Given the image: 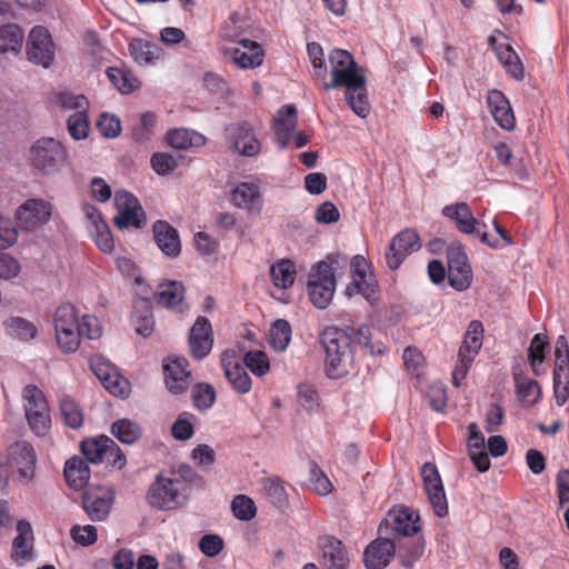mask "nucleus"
Returning <instances> with one entry per match:
<instances>
[{"label": "nucleus", "instance_id": "nucleus-1", "mask_svg": "<svg viewBox=\"0 0 569 569\" xmlns=\"http://www.w3.org/2000/svg\"><path fill=\"white\" fill-rule=\"evenodd\" d=\"M331 80L321 81V89L329 91L343 87L345 98L351 110L360 118H366L370 112V103L367 92V80L362 69L357 64L352 54L343 49H333L329 52Z\"/></svg>", "mask_w": 569, "mask_h": 569}, {"label": "nucleus", "instance_id": "nucleus-2", "mask_svg": "<svg viewBox=\"0 0 569 569\" xmlns=\"http://www.w3.org/2000/svg\"><path fill=\"white\" fill-rule=\"evenodd\" d=\"M326 351L325 369L330 379L348 376L355 368V352L351 335L337 327H328L320 336Z\"/></svg>", "mask_w": 569, "mask_h": 569}, {"label": "nucleus", "instance_id": "nucleus-3", "mask_svg": "<svg viewBox=\"0 0 569 569\" xmlns=\"http://www.w3.org/2000/svg\"><path fill=\"white\" fill-rule=\"evenodd\" d=\"M189 492L190 488L182 476L160 472L149 487L147 501L158 510H176L187 502Z\"/></svg>", "mask_w": 569, "mask_h": 569}, {"label": "nucleus", "instance_id": "nucleus-4", "mask_svg": "<svg viewBox=\"0 0 569 569\" xmlns=\"http://www.w3.org/2000/svg\"><path fill=\"white\" fill-rule=\"evenodd\" d=\"M333 264H338V256H329L328 261L318 262L309 273L308 295L318 309H326L333 298L336 290Z\"/></svg>", "mask_w": 569, "mask_h": 569}, {"label": "nucleus", "instance_id": "nucleus-5", "mask_svg": "<svg viewBox=\"0 0 569 569\" xmlns=\"http://www.w3.org/2000/svg\"><path fill=\"white\" fill-rule=\"evenodd\" d=\"M37 456L36 451L27 441H17L9 446L0 455V477H9L18 472L19 477L29 482L33 478Z\"/></svg>", "mask_w": 569, "mask_h": 569}, {"label": "nucleus", "instance_id": "nucleus-6", "mask_svg": "<svg viewBox=\"0 0 569 569\" xmlns=\"http://www.w3.org/2000/svg\"><path fill=\"white\" fill-rule=\"evenodd\" d=\"M21 398L31 431L37 436H46L51 428V416L43 391L36 385L30 383L22 389Z\"/></svg>", "mask_w": 569, "mask_h": 569}, {"label": "nucleus", "instance_id": "nucleus-7", "mask_svg": "<svg viewBox=\"0 0 569 569\" xmlns=\"http://www.w3.org/2000/svg\"><path fill=\"white\" fill-rule=\"evenodd\" d=\"M483 325L479 320H472L468 325L462 343L458 351V360L452 371V383L460 387L467 377L475 358L479 353L483 342Z\"/></svg>", "mask_w": 569, "mask_h": 569}, {"label": "nucleus", "instance_id": "nucleus-8", "mask_svg": "<svg viewBox=\"0 0 569 569\" xmlns=\"http://www.w3.org/2000/svg\"><path fill=\"white\" fill-rule=\"evenodd\" d=\"M68 153L54 138H40L30 148L29 161L38 171L51 174L66 163Z\"/></svg>", "mask_w": 569, "mask_h": 569}, {"label": "nucleus", "instance_id": "nucleus-9", "mask_svg": "<svg viewBox=\"0 0 569 569\" xmlns=\"http://www.w3.org/2000/svg\"><path fill=\"white\" fill-rule=\"evenodd\" d=\"M420 530L419 512L406 506H396L390 509L385 521L379 526L380 535H390L392 538L412 537Z\"/></svg>", "mask_w": 569, "mask_h": 569}, {"label": "nucleus", "instance_id": "nucleus-10", "mask_svg": "<svg viewBox=\"0 0 569 569\" xmlns=\"http://www.w3.org/2000/svg\"><path fill=\"white\" fill-rule=\"evenodd\" d=\"M447 262L449 284L457 291L467 290L472 282V270L465 247L459 241L448 246Z\"/></svg>", "mask_w": 569, "mask_h": 569}, {"label": "nucleus", "instance_id": "nucleus-11", "mask_svg": "<svg viewBox=\"0 0 569 569\" xmlns=\"http://www.w3.org/2000/svg\"><path fill=\"white\" fill-rule=\"evenodd\" d=\"M114 206L118 214L114 216L113 223L119 229L142 228L146 224L144 211L139 200L129 191H116Z\"/></svg>", "mask_w": 569, "mask_h": 569}, {"label": "nucleus", "instance_id": "nucleus-12", "mask_svg": "<svg viewBox=\"0 0 569 569\" xmlns=\"http://www.w3.org/2000/svg\"><path fill=\"white\" fill-rule=\"evenodd\" d=\"M90 367L94 376L111 395L126 398L131 390L129 380L109 360L96 356L90 359Z\"/></svg>", "mask_w": 569, "mask_h": 569}, {"label": "nucleus", "instance_id": "nucleus-13", "mask_svg": "<svg viewBox=\"0 0 569 569\" xmlns=\"http://www.w3.org/2000/svg\"><path fill=\"white\" fill-rule=\"evenodd\" d=\"M350 268L352 282L347 290L356 289L357 293L371 303L378 300L379 283L371 270L370 262L363 256L357 254L350 261Z\"/></svg>", "mask_w": 569, "mask_h": 569}, {"label": "nucleus", "instance_id": "nucleus-14", "mask_svg": "<svg viewBox=\"0 0 569 569\" xmlns=\"http://www.w3.org/2000/svg\"><path fill=\"white\" fill-rule=\"evenodd\" d=\"M425 491L433 513L443 518L448 515V501L445 487L436 465L426 462L421 468Z\"/></svg>", "mask_w": 569, "mask_h": 569}, {"label": "nucleus", "instance_id": "nucleus-15", "mask_svg": "<svg viewBox=\"0 0 569 569\" xmlns=\"http://www.w3.org/2000/svg\"><path fill=\"white\" fill-rule=\"evenodd\" d=\"M114 501V491L110 487L89 488L82 495V508L92 521L108 518Z\"/></svg>", "mask_w": 569, "mask_h": 569}, {"label": "nucleus", "instance_id": "nucleus-16", "mask_svg": "<svg viewBox=\"0 0 569 569\" xmlns=\"http://www.w3.org/2000/svg\"><path fill=\"white\" fill-rule=\"evenodd\" d=\"M29 61L48 68L54 59V44L49 31L42 26L31 29L27 41Z\"/></svg>", "mask_w": 569, "mask_h": 569}, {"label": "nucleus", "instance_id": "nucleus-17", "mask_svg": "<svg viewBox=\"0 0 569 569\" xmlns=\"http://www.w3.org/2000/svg\"><path fill=\"white\" fill-rule=\"evenodd\" d=\"M52 216V206L43 199H27L19 206L16 218L22 229L33 231L46 224Z\"/></svg>", "mask_w": 569, "mask_h": 569}, {"label": "nucleus", "instance_id": "nucleus-18", "mask_svg": "<svg viewBox=\"0 0 569 569\" xmlns=\"http://www.w3.org/2000/svg\"><path fill=\"white\" fill-rule=\"evenodd\" d=\"M420 247V239L415 230L405 229L400 231L392 238L386 251L387 266L391 270L398 269L407 256L418 251Z\"/></svg>", "mask_w": 569, "mask_h": 569}, {"label": "nucleus", "instance_id": "nucleus-19", "mask_svg": "<svg viewBox=\"0 0 569 569\" xmlns=\"http://www.w3.org/2000/svg\"><path fill=\"white\" fill-rule=\"evenodd\" d=\"M220 361L224 376L232 388L238 393H249L252 388V381L246 368L239 362L236 351L224 350L221 353Z\"/></svg>", "mask_w": 569, "mask_h": 569}, {"label": "nucleus", "instance_id": "nucleus-20", "mask_svg": "<svg viewBox=\"0 0 569 569\" xmlns=\"http://www.w3.org/2000/svg\"><path fill=\"white\" fill-rule=\"evenodd\" d=\"M186 358H173L163 365L164 382L173 395L186 392L191 385V371Z\"/></svg>", "mask_w": 569, "mask_h": 569}, {"label": "nucleus", "instance_id": "nucleus-21", "mask_svg": "<svg viewBox=\"0 0 569 569\" xmlns=\"http://www.w3.org/2000/svg\"><path fill=\"white\" fill-rule=\"evenodd\" d=\"M213 335L210 321L206 317H198L189 335L191 356L197 360L206 358L212 349Z\"/></svg>", "mask_w": 569, "mask_h": 569}, {"label": "nucleus", "instance_id": "nucleus-22", "mask_svg": "<svg viewBox=\"0 0 569 569\" xmlns=\"http://www.w3.org/2000/svg\"><path fill=\"white\" fill-rule=\"evenodd\" d=\"M231 202L249 214H260L263 207V198L258 184L253 182H240L231 193Z\"/></svg>", "mask_w": 569, "mask_h": 569}, {"label": "nucleus", "instance_id": "nucleus-23", "mask_svg": "<svg viewBox=\"0 0 569 569\" xmlns=\"http://www.w3.org/2000/svg\"><path fill=\"white\" fill-rule=\"evenodd\" d=\"M397 551L391 538H377L363 552V562L368 569H382L389 565Z\"/></svg>", "mask_w": 569, "mask_h": 569}, {"label": "nucleus", "instance_id": "nucleus-24", "mask_svg": "<svg viewBox=\"0 0 569 569\" xmlns=\"http://www.w3.org/2000/svg\"><path fill=\"white\" fill-rule=\"evenodd\" d=\"M226 54L242 69L259 67L264 56L261 46L249 39L240 40L239 46L227 49Z\"/></svg>", "mask_w": 569, "mask_h": 569}, {"label": "nucleus", "instance_id": "nucleus-25", "mask_svg": "<svg viewBox=\"0 0 569 569\" xmlns=\"http://www.w3.org/2000/svg\"><path fill=\"white\" fill-rule=\"evenodd\" d=\"M227 132L240 154L254 157L260 152L261 144L247 123H232L227 128Z\"/></svg>", "mask_w": 569, "mask_h": 569}, {"label": "nucleus", "instance_id": "nucleus-26", "mask_svg": "<svg viewBox=\"0 0 569 569\" xmlns=\"http://www.w3.org/2000/svg\"><path fill=\"white\" fill-rule=\"evenodd\" d=\"M298 124V111L295 106L287 104L281 107L273 120V131L276 142L281 149H286L290 141L291 134Z\"/></svg>", "mask_w": 569, "mask_h": 569}, {"label": "nucleus", "instance_id": "nucleus-27", "mask_svg": "<svg viewBox=\"0 0 569 569\" xmlns=\"http://www.w3.org/2000/svg\"><path fill=\"white\" fill-rule=\"evenodd\" d=\"M487 103L495 121L505 130L511 131L516 127V118L509 100L499 90H491Z\"/></svg>", "mask_w": 569, "mask_h": 569}, {"label": "nucleus", "instance_id": "nucleus-28", "mask_svg": "<svg viewBox=\"0 0 569 569\" xmlns=\"http://www.w3.org/2000/svg\"><path fill=\"white\" fill-rule=\"evenodd\" d=\"M319 547L327 569L348 568L349 556L342 541L332 536H323L319 538Z\"/></svg>", "mask_w": 569, "mask_h": 569}, {"label": "nucleus", "instance_id": "nucleus-29", "mask_svg": "<svg viewBox=\"0 0 569 569\" xmlns=\"http://www.w3.org/2000/svg\"><path fill=\"white\" fill-rule=\"evenodd\" d=\"M442 214L452 220L456 228L465 234H475L481 224L472 214L471 209L466 202L448 204L442 209Z\"/></svg>", "mask_w": 569, "mask_h": 569}, {"label": "nucleus", "instance_id": "nucleus-30", "mask_svg": "<svg viewBox=\"0 0 569 569\" xmlns=\"http://www.w3.org/2000/svg\"><path fill=\"white\" fill-rule=\"evenodd\" d=\"M153 238L158 248L168 257H177L181 251V243L177 230L167 221L158 220L152 227Z\"/></svg>", "mask_w": 569, "mask_h": 569}, {"label": "nucleus", "instance_id": "nucleus-31", "mask_svg": "<svg viewBox=\"0 0 569 569\" xmlns=\"http://www.w3.org/2000/svg\"><path fill=\"white\" fill-rule=\"evenodd\" d=\"M63 475L70 488L80 490L89 482L90 468L83 458L73 456L67 460Z\"/></svg>", "mask_w": 569, "mask_h": 569}, {"label": "nucleus", "instance_id": "nucleus-32", "mask_svg": "<svg viewBox=\"0 0 569 569\" xmlns=\"http://www.w3.org/2000/svg\"><path fill=\"white\" fill-rule=\"evenodd\" d=\"M184 287L179 281H167L158 286L156 300L158 305L166 308H176L182 312L184 310Z\"/></svg>", "mask_w": 569, "mask_h": 569}, {"label": "nucleus", "instance_id": "nucleus-33", "mask_svg": "<svg viewBox=\"0 0 569 569\" xmlns=\"http://www.w3.org/2000/svg\"><path fill=\"white\" fill-rule=\"evenodd\" d=\"M495 52L500 63L513 79L518 81L523 80L525 70L522 62L510 44L500 43L499 47H495Z\"/></svg>", "mask_w": 569, "mask_h": 569}, {"label": "nucleus", "instance_id": "nucleus-34", "mask_svg": "<svg viewBox=\"0 0 569 569\" xmlns=\"http://www.w3.org/2000/svg\"><path fill=\"white\" fill-rule=\"evenodd\" d=\"M18 536L13 539L12 550L13 553L22 560L32 559V541L33 531L30 522L27 520H19L17 523Z\"/></svg>", "mask_w": 569, "mask_h": 569}, {"label": "nucleus", "instance_id": "nucleus-35", "mask_svg": "<svg viewBox=\"0 0 569 569\" xmlns=\"http://www.w3.org/2000/svg\"><path fill=\"white\" fill-rule=\"evenodd\" d=\"M166 140L172 148L184 150L204 144L206 138L196 131L180 128L169 131Z\"/></svg>", "mask_w": 569, "mask_h": 569}, {"label": "nucleus", "instance_id": "nucleus-36", "mask_svg": "<svg viewBox=\"0 0 569 569\" xmlns=\"http://www.w3.org/2000/svg\"><path fill=\"white\" fill-rule=\"evenodd\" d=\"M129 50L133 60L141 66L153 63L161 52L157 44L143 39H133L129 43Z\"/></svg>", "mask_w": 569, "mask_h": 569}, {"label": "nucleus", "instance_id": "nucleus-37", "mask_svg": "<svg viewBox=\"0 0 569 569\" xmlns=\"http://www.w3.org/2000/svg\"><path fill=\"white\" fill-rule=\"evenodd\" d=\"M549 350V340L542 333H536L528 348V361L536 376L541 373L540 367L545 362L546 352Z\"/></svg>", "mask_w": 569, "mask_h": 569}, {"label": "nucleus", "instance_id": "nucleus-38", "mask_svg": "<svg viewBox=\"0 0 569 569\" xmlns=\"http://www.w3.org/2000/svg\"><path fill=\"white\" fill-rule=\"evenodd\" d=\"M23 42V31L16 23L0 27V53L20 51Z\"/></svg>", "mask_w": 569, "mask_h": 569}, {"label": "nucleus", "instance_id": "nucleus-39", "mask_svg": "<svg viewBox=\"0 0 569 569\" xmlns=\"http://www.w3.org/2000/svg\"><path fill=\"white\" fill-rule=\"evenodd\" d=\"M132 320L137 333L142 337H149L154 328L152 310L147 300H141L134 306Z\"/></svg>", "mask_w": 569, "mask_h": 569}, {"label": "nucleus", "instance_id": "nucleus-40", "mask_svg": "<svg viewBox=\"0 0 569 569\" xmlns=\"http://www.w3.org/2000/svg\"><path fill=\"white\" fill-rule=\"evenodd\" d=\"M270 277L277 288L287 289L296 279V266L288 259L273 263L270 268Z\"/></svg>", "mask_w": 569, "mask_h": 569}, {"label": "nucleus", "instance_id": "nucleus-41", "mask_svg": "<svg viewBox=\"0 0 569 569\" xmlns=\"http://www.w3.org/2000/svg\"><path fill=\"white\" fill-rule=\"evenodd\" d=\"M516 383V392L523 406H532L537 403L541 396V389L536 380H525L519 373H513Z\"/></svg>", "mask_w": 569, "mask_h": 569}, {"label": "nucleus", "instance_id": "nucleus-42", "mask_svg": "<svg viewBox=\"0 0 569 569\" xmlns=\"http://www.w3.org/2000/svg\"><path fill=\"white\" fill-rule=\"evenodd\" d=\"M291 326L287 320H276L269 331L270 347L276 351H284L291 341Z\"/></svg>", "mask_w": 569, "mask_h": 569}, {"label": "nucleus", "instance_id": "nucleus-43", "mask_svg": "<svg viewBox=\"0 0 569 569\" xmlns=\"http://www.w3.org/2000/svg\"><path fill=\"white\" fill-rule=\"evenodd\" d=\"M111 433L122 443L132 445L141 437V428L132 420L119 419L112 423Z\"/></svg>", "mask_w": 569, "mask_h": 569}, {"label": "nucleus", "instance_id": "nucleus-44", "mask_svg": "<svg viewBox=\"0 0 569 569\" xmlns=\"http://www.w3.org/2000/svg\"><path fill=\"white\" fill-rule=\"evenodd\" d=\"M351 342L355 340L358 345L367 348L372 356H381L387 351L386 346L382 342H371V330L367 325H362L358 328H351Z\"/></svg>", "mask_w": 569, "mask_h": 569}, {"label": "nucleus", "instance_id": "nucleus-45", "mask_svg": "<svg viewBox=\"0 0 569 569\" xmlns=\"http://www.w3.org/2000/svg\"><path fill=\"white\" fill-rule=\"evenodd\" d=\"M6 328L10 336L22 341H29L36 338L38 330L31 322L20 317H14L6 321Z\"/></svg>", "mask_w": 569, "mask_h": 569}, {"label": "nucleus", "instance_id": "nucleus-46", "mask_svg": "<svg viewBox=\"0 0 569 569\" xmlns=\"http://www.w3.org/2000/svg\"><path fill=\"white\" fill-rule=\"evenodd\" d=\"M60 413L64 423L72 429H79L83 425V412L79 403L70 398L60 401Z\"/></svg>", "mask_w": 569, "mask_h": 569}, {"label": "nucleus", "instance_id": "nucleus-47", "mask_svg": "<svg viewBox=\"0 0 569 569\" xmlns=\"http://www.w3.org/2000/svg\"><path fill=\"white\" fill-rule=\"evenodd\" d=\"M54 330L70 329L79 326L77 309L71 303H62L56 309L53 316Z\"/></svg>", "mask_w": 569, "mask_h": 569}, {"label": "nucleus", "instance_id": "nucleus-48", "mask_svg": "<svg viewBox=\"0 0 569 569\" xmlns=\"http://www.w3.org/2000/svg\"><path fill=\"white\" fill-rule=\"evenodd\" d=\"M243 365L257 377H263L270 370L269 358L261 350L248 351L243 357Z\"/></svg>", "mask_w": 569, "mask_h": 569}, {"label": "nucleus", "instance_id": "nucleus-49", "mask_svg": "<svg viewBox=\"0 0 569 569\" xmlns=\"http://www.w3.org/2000/svg\"><path fill=\"white\" fill-rule=\"evenodd\" d=\"M398 555L405 567H412L425 552V541L419 538L416 541L405 542L397 547Z\"/></svg>", "mask_w": 569, "mask_h": 569}, {"label": "nucleus", "instance_id": "nucleus-50", "mask_svg": "<svg viewBox=\"0 0 569 569\" xmlns=\"http://www.w3.org/2000/svg\"><path fill=\"white\" fill-rule=\"evenodd\" d=\"M110 82L121 92L130 93L138 88V81L128 74L127 71L117 67H109L106 71Z\"/></svg>", "mask_w": 569, "mask_h": 569}, {"label": "nucleus", "instance_id": "nucleus-51", "mask_svg": "<svg viewBox=\"0 0 569 569\" xmlns=\"http://www.w3.org/2000/svg\"><path fill=\"white\" fill-rule=\"evenodd\" d=\"M193 406L199 411L211 408L216 401V390L210 383H197L192 389Z\"/></svg>", "mask_w": 569, "mask_h": 569}, {"label": "nucleus", "instance_id": "nucleus-52", "mask_svg": "<svg viewBox=\"0 0 569 569\" xmlns=\"http://www.w3.org/2000/svg\"><path fill=\"white\" fill-rule=\"evenodd\" d=\"M54 331L57 343L63 352L70 353L78 350L82 337L79 326L70 329H58Z\"/></svg>", "mask_w": 569, "mask_h": 569}, {"label": "nucleus", "instance_id": "nucleus-53", "mask_svg": "<svg viewBox=\"0 0 569 569\" xmlns=\"http://www.w3.org/2000/svg\"><path fill=\"white\" fill-rule=\"evenodd\" d=\"M70 136L74 140L86 139L90 130V122L84 111L72 113L67 121Z\"/></svg>", "mask_w": 569, "mask_h": 569}, {"label": "nucleus", "instance_id": "nucleus-54", "mask_svg": "<svg viewBox=\"0 0 569 569\" xmlns=\"http://www.w3.org/2000/svg\"><path fill=\"white\" fill-rule=\"evenodd\" d=\"M104 436L99 438H91V439H84L82 440L80 448L81 452L84 456V460L92 463H100L103 462V451H104V445L103 442Z\"/></svg>", "mask_w": 569, "mask_h": 569}, {"label": "nucleus", "instance_id": "nucleus-55", "mask_svg": "<svg viewBox=\"0 0 569 569\" xmlns=\"http://www.w3.org/2000/svg\"><path fill=\"white\" fill-rule=\"evenodd\" d=\"M233 516L239 520H251L257 512L253 500L244 495H238L231 502Z\"/></svg>", "mask_w": 569, "mask_h": 569}, {"label": "nucleus", "instance_id": "nucleus-56", "mask_svg": "<svg viewBox=\"0 0 569 569\" xmlns=\"http://www.w3.org/2000/svg\"><path fill=\"white\" fill-rule=\"evenodd\" d=\"M263 488L272 505L282 508L287 505V492L279 478H267L263 480Z\"/></svg>", "mask_w": 569, "mask_h": 569}, {"label": "nucleus", "instance_id": "nucleus-57", "mask_svg": "<svg viewBox=\"0 0 569 569\" xmlns=\"http://www.w3.org/2000/svg\"><path fill=\"white\" fill-rule=\"evenodd\" d=\"M193 418L194 416L189 412H182L178 416L171 428V433L177 440L186 441L193 436L194 428L191 421Z\"/></svg>", "mask_w": 569, "mask_h": 569}, {"label": "nucleus", "instance_id": "nucleus-58", "mask_svg": "<svg viewBox=\"0 0 569 569\" xmlns=\"http://www.w3.org/2000/svg\"><path fill=\"white\" fill-rule=\"evenodd\" d=\"M103 442H106L103 462L117 469H122L127 465L124 453L111 438L104 437Z\"/></svg>", "mask_w": 569, "mask_h": 569}, {"label": "nucleus", "instance_id": "nucleus-59", "mask_svg": "<svg viewBox=\"0 0 569 569\" xmlns=\"http://www.w3.org/2000/svg\"><path fill=\"white\" fill-rule=\"evenodd\" d=\"M308 56L315 69V74L318 80H325L327 78V67L325 63L323 49L318 42H310L307 46Z\"/></svg>", "mask_w": 569, "mask_h": 569}, {"label": "nucleus", "instance_id": "nucleus-60", "mask_svg": "<svg viewBox=\"0 0 569 569\" xmlns=\"http://www.w3.org/2000/svg\"><path fill=\"white\" fill-rule=\"evenodd\" d=\"M310 477V483L312 485V488L320 496H327L332 490V483L329 480V478L325 475V472L320 469V467L311 461L310 462V470H309Z\"/></svg>", "mask_w": 569, "mask_h": 569}, {"label": "nucleus", "instance_id": "nucleus-61", "mask_svg": "<svg viewBox=\"0 0 569 569\" xmlns=\"http://www.w3.org/2000/svg\"><path fill=\"white\" fill-rule=\"evenodd\" d=\"M90 233L101 251L109 253L113 250V237L107 223L97 224L94 229L90 230Z\"/></svg>", "mask_w": 569, "mask_h": 569}, {"label": "nucleus", "instance_id": "nucleus-62", "mask_svg": "<svg viewBox=\"0 0 569 569\" xmlns=\"http://www.w3.org/2000/svg\"><path fill=\"white\" fill-rule=\"evenodd\" d=\"M151 167L160 176L171 173L177 167V159L167 152H157L151 157Z\"/></svg>", "mask_w": 569, "mask_h": 569}, {"label": "nucleus", "instance_id": "nucleus-63", "mask_svg": "<svg viewBox=\"0 0 569 569\" xmlns=\"http://www.w3.org/2000/svg\"><path fill=\"white\" fill-rule=\"evenodd\" d=\"M70 535L74 542L84 547L93 545L98 539L97 528L92 525H74L70 530Z\"/></svg>", "mask_w": 569, "mask_h": 569}, {"label": "nucleus", "instance_id": "nucleus-64", "mask_svg": "<svg viewBox=\"0 0 569 569\" xmlns=\"http://www.w3.org/2000/svg\"><path fill=\"white\" fill-rule=\"evenodd\" d=\"M298 401L308 411L319 406V396L316 388L309 383H300L298 387Z\"/></svg>", "mask_w": 569, "mask_h": 569}]
</instances>
